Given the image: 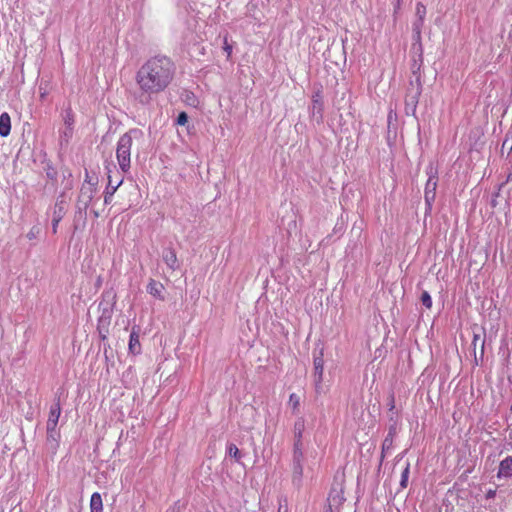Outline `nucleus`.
Returning <instances> with one entry per match:
<instances>
[{
	"mask_svg": "<svg viewBox=\"0 0 512 512\" xmlns=\"http://www.w3.org/2000/svg\"><path fill=\"white\" fill-rule=\"evenodd\" d=\"M478 345L480 346V355H481V358H482L483 355H484L485 340L482 339L479 334L475 333L474 337H473V341H472V346H473L475 354H476V348H477ZM475 361L477 362V356L476 355H475Z\"/></svg>",
	"mask_w": 512,
	"mask_h": 512,
	"instance_id": "obj_21",
	"label": "nucleus"
},
{
	"mask_svg": "<svg viewBox=\"0 0 512 512\" xmlns=\"http://www.w3.org/2000/svg\"><path fill=\"white\" fill-rule=\"evenodd\" d=\"M424 20L423 19H416L413 23V33L415 34L417 39H420L421 37V30L423 27Z\"/></svg>",
	"mask_w": 512,
	"mask_h": 512,
	"instance_id": "obj_25",
	"label": "nucleus"
},
{
	"mask_svg": "<svg viewBox=\"0 0 512 512\" xmlns=\"http://www.w3.org/2000/svg\"><path fill=\"white\" fill-rule=\"evenodd\" d=\"M72 131H73L72 127L66 126V129H65V131L63 132V133H64V136H65L66 138H70V137L72 136Z\"/></svg>",
	"mask_w": 512,
	"mask_h": 512,
	"instance_id": "obj_32",
	"label": "nucleus"
},
{
	"mask_svg": "<svg viewBox=\"0 0 512 512\" xmlns=\"http://www.w3.org/2000/svg\"><path fill=\"white\" fill-rule=\"evenodd\" d=\"M415 15H416V18H417V19H420V20H421V19H423V20H424V18H425V16H426V7H425L422 3H420V2H418V3L416 4V11H415Z\"/></svg>",
	"mask_w": 512,
	"mask_h": 512,
	"instance_id": "obj_26",
	"label": "nucleus"
},
{
	"mask_svg": "<svg viewBox=\"0 0 512 512\" xmlns=\"http://www.w3.org/2000/svg\"><path fill=\"white\" fill-rule=\"evenodd\" d=\"M67 204L63 197L57 199L54 209H53V217L62 220L66 213Z\"/></svg>",
	"mask_w": 512,
	"mask_h": 512,
	"instance_id": "obj_17",
	"label": "nucleus"
},
{
	"mask_svg": "<svg viewBox=\"0 0 512 512\" xmlns=\"http://www.w3.org/2000/svg\"><path fill=\"white\" fill-rule=\"evenodd\" d=\"M139 133L140 132L138 130H131L123 134L117 143L116 157L119 167L124 173L128 172L130 169L133 138Z\"/></svg>",
	"mask_w": 512,
	"mask_h": 512,
	"instance_id": "obj_2",
	"label": "nucleus"
},
{
	"mask_svg": "<svg viewBox=\"0 0 512 512\" xmlns=\"http://www.w3.org/2000/svg\"><path fill=\"white\" fill-rule=\"evenodd\" d=\"M422 85L419 78L416 79V84L410 83L405 96V112L407 115H414L416 112L417 104L421 94Z\"/></svg>",
	"mask_w": 512,
	"mask_h": 512,
	"instance_id": "obj_4",
	"label": "nucleus"
},
{
	"mask_svg": "<svg viewBox=\"0 0 512 512\" xmlns=\"http://www.w3.org/2000/svg\"><path fill=\"white\" fill-rule=\"evenodd\" d=\"M96 192V187L94 184H92L90 181L85 180V182L82 184L79 196L77 199L76 207L78 211L86 212L87 208L89 207L94 194Z\"/></svg>",
	"mask_w": 512,
	"mask_h": 512,
	"instance_id": "obj_6",
	"label": "nucleus"
},
{
	"mask_svg": "<svg viewBox=\"0 0 512 512\" xmlns=\"http://www.w3.org/2000/svg\"><path fill=\"white\" fill-rule=\"evenodd\" d=\"M421 302L426 308H431L432 299L430 294L427 291H423L421 294Z\"/></svg>",
	"mask_w": 512,
	"mask_h": 512,
	"instance_id": "obj_27",
	"label": "nucleus"
},
{
	"mask_svg": "<svg viewBox=\"0 0 512 512\" xmlns=\"http://www.w3.org/2000/svg\"><path fill=\"white\" fill-rule=\"evenodd\" d=\"M322 111H323V102L320 93H316L313 95V107H312V115L315 116L318 114L319 119H322Z\"/></svg>",
	"mask_w": 512,
	"mask_h": 512,
	"instance_id": "obj_18",
	"label": "nucleus"
},
{
	"mask_svg": "<svg viewBox=\"0 0 512 512\" xmlns=\"http://www.w3.org/2000/svg\"><path fill=\"white\" fill-rule=\"evenodd\" d=\"M163 261L165 264L173 271L179 268L178 259L176 256V252L172 248H167L163 251L162 254Z\"/></svg>",
	"mask_w": 512,
	"mask_h": 512,
	"instance_id": "obj_13",
	"label": "nucleus"
},
{
	"mask_svg": "<svg viewBox=\"0 0 512 512\" xmlns=\"http://www.w3.org/2000/svg\"><path fill=\"white\" fill-rule=\"evenodd\" d=\"M54 434H55V431H54V432H52V433H49V432L47 431V438H48V439H53V440H55Z\"/></svg>",
	"mask_w": 512,
	"mask_h": 512,
	"instance_id": "obj_36",
	"label": "nucleus"
},
{
	"mask_svg": "<svg viewBox=\"0 0 512 512\" xmlns=\"http://www.w3.org/2000/svg\"><path fill=\"white\" fill-rule=\"evenodd\" d=\"M305 430V420L303 417H299L293 427V434H294V449H302V436L303 432Z\"/></svg>",
	"mask_w": 512,
	"mask_h": 512,
	"instance_id": "obj_12",
	"label": "nucleus"
},
{
	"mask_svg": "<svg viewBox=\"0 0 512 512\" xmlns=\"http://www.w3.org/2000/svg\"><path fill=\"white\" fill-rule=\"evenodd\" d=\"M27 237L29 239H33L35 237V233H34L33 229L27 234Z\"/></svg>",
	"mask_w": 512,
	"mask_h": 512,
	"instance_id": "obj_35",
	"label": "nucleus"
},
{
	"mask_svg": "<svg viewBox=\"0 0 512 512\" xmlns=\"http://www.w3.org/2000/svg\"><path fill=\"white\" fill-rule=\"evenodd\" d=\"M225 51L228 53V55L231 54V46L227 44V40L225 39V47H224Z\"/></svg>",
	"mask_w": 512,
	"mask_h": 512,
	"instance_id": "obj_34",
	"label": "nucleus"
},
{
	"mask_svg": "<svg viewBox=\"0 0 512 512\" xmlns=\"http://www.w3.org/2000/svg\"><path fill=\"white\" fill-rule=\"evenodd\" d=\"M323 370H324V360L323 354L320 353V356L314 358V381H315V391L317 394L321 393L322 390V380H323Z\"/></svg>",
	"mask_w": 512,
	"mask_h": 512,
	"instance_id": "obj_10",
	"label": "nucleus"
},
{
	"mask_svg": "<svg viewBox=\"0 0 512 512\" xmlns=\"http://www.w3.org/2000/svg\"><path fill=\"white\" fill-rule=\"evenodd\" d=\"M104 298H109L108 300H103L99 303V308L101 310V315L98 318V326L97 329L99 334L103 339L106 338V333H108V327L111 322L112 314H113V306L115 304L116 295L111 292H106L104 294Z\"/></svg>",
	"mask_w": 512,
	"mask_h": 512,
	"instance_id": "obj_3",
	"label": "nucleus"
},
{
	"mask_svg": "<svg viewBox=\"0 0 512 512\" xmlns=\"http://www.w3.org/2000/svg\"><path fill=\"white\" fill-rule=\"evenodd\" d=\"M91 512H103V503L101 495L98 492L92 494L90 499Z\"/></svg>",
	"mask_w": 512,
	"mask_h": 512,
	"instance_id": "obj_19",
	"label": "nucleus"
},
{
	"mask_svg": "<svg viewBox=\"0 0 512 512\" xmlns=\"http://www.w3.org/2000/svg\"><path fill=\"white\" fill-rule=\"evenodd\" d=\"M409 472H410V465H409V463H407L401 473L400 486L402 488H406L408 485Z\"/></svg>",
	"mask_w": 512,
	"mask_h": 512,
	"instance_id": "obj_23",
	"label": "nucleus"
},
{
	"mask_svg": "<svg viewBox=\"0 0 512 512\" xmlns=\"http://www.w3.org/2000/svg\"><path fill=\"white\" fill-rule=\"evenodd\" d=\"M505 145H509V142H508V140H507V139H506V140H504L503 146H505Z\"/></svg>",
	"mask_w": 512,
	"mask_h": 512,
	"instance_id": "obj_40",
	"label": "nucleus"
},
{
	"mask_svg": "<svg viewBox=\"0 0 512 512\" xmlns=\"http://www.w3.org/2000/svg\"><path fill=\"white\" fill-rule=\"evenodd\" d=\"M187 121H188V116H187V114H186L185 112H181V113L178 115V117H177V123H178L179 125H184V124H186V123H187Z\"/></svg>",
	"mask_w": 512,
	"mask_h": 512,
	"instance_id": "obj_30",
	"label": "nucleus"
},
{
	"mask_svg": "<svg viewBox=\"0 0 512 512\" xmlns=\"http://www.w3.org/2000/svg\"><path fill=\"white\" fill-rule=\"evenodd\" d=\"M60 221V219L52 217V231L54 234L57 232V227Z\"/></svg>",
	"mask_w": 512,
	"mask_h": 512,
	"instance_id": "obj_31",
	"label": "nucleus"
},
{
	"mask_svg": "<svg viewBox=\"0 0 512 512\" xmlns=\"http://www.w3.org/2000/svg\"><path fill=\"white\" fill-rule=\"evenodd\" d=\"M495 494H496V491H495V490H489V491L487 492V494H486V497H487L488 499H490V498H493V497L495 496Z\"/></svg>",
	"mask_w": 512,
	"mask_h": 512,
	"instance_id": "obj_33",
	"label": "nucleus"
},
{
	"mask_svg": "<svg viewBox=\"0 0 512 512\" xmlns=\"http://www.w3.org/2000/svg\"><path fill=\"white\" fill-rule=\"evenodd\" d=\"M437 174V169L432 164H430L427 167L428 180L426 182L424 193L425 202L429 209L431 208L432 203L434 202L436 197V188L438 182Z\"/></svg>",
	"mask_w": 512,
	"mask_h": 512,
	"instance_id": "obj_5",
	"label": "nucleus"
},
{
	"mask_svg": "<svg viewBox=\"0 0 512 512\" xmlns=\"http://www.w3.org/2000/svg\"><path fill=\"white\" fill-rule=\"evenodd\" d=\"M123 180H119L115 185L113 184L112 178L108 175V185L106 187L105 195H104V203L109 204L112 200V197L118 187L122 184Z\"/></svg>",
	"mask_w": 512,
	"mask_h": 512,
	"instance_id": "obj_15",
	"label": "nucleus"
},
{
	"mask_svg": "<svg viewBox=\"0 0 512 512\" xmlns=\"http://www.w3.org/2000/svg\"><path fill=\"white\" fill-rule=\"evenodd\" d=\"M64 123H65L66 126H69V127H72V125L74 123L73 114H72L70 109L66 110V112H65Z\"/></svg>",
	"mask_w": 512,
	"mask_h": 512,
	"instance_id": "obj_28",
	"label": "nucleus"
},
{
	"mask_svg": "<svg viewBox=\"0 0 512 512\" xmlns=\"http://www.w3.org/2000/svg\"><path fill=\"white\" fill-rule=\"evenodd\" d=\"M166 512H176V511H175V508H170Z\"/></svg>",
	"mask_w": 512,
	"mask_h": 512,
	"instance_id": "obj_38",
	"label": "nucleus"
},
{
	"mask_svg": "<svg viewBox=\"0 0 512 512\" xmlns=\"http://www.w3.org/2000/svg\"><path fill=\"white\" fill-rule=\"evenodd\" d=\"M344 501V488L343 481L341 480L340 482H336L331 488L328 497L329 508L331 510L338 509Z\"/></svg>",
	"mask_w": 512,
	"mask_h": 512,
	"instance_id": "obj_7",
	"label": "nucleus"
},
{
	"mask_svg": "<svg viewBox=\"0 0 512 512\" xmlns=\"http://www.w3.org/2000/svg\"><path fill=\"white\" fill-rule=\"evenodd\" d=\"M227 455L231 458H234L236 462H239L242 458V453L241 451L238 449V447L233 444V443H229L227 445Z\"/></svg>",
	"mask_w": 512,
	"mask_h": 512,
	"instance_id": "obj_22",
	"label": "nucleus"
},
{
	"mask_svg": "<svg viewBox=\"0 0 512 512\" xmlns=\"http://www.w3.org/2000/svg\"><path fill=\"white\" fill-rule=\"evenodd\" d=\"M60 414H61V406H60V400L58 398L57 401L50 408L49 417L47 420V430L49 433H52L55 431L56 426L58 424Z\"/></svg>",
	"mask_w": 512,
	"mask_h": 512,
	"instance_id": "obj_11",
	"label": "nucleus"
},
{
	"mask_svg": "<svg viewBox=\"0 0 512 512\" xmlns=\"http://www.w3.org/2000/svg\"><path fill=\"white\" fill-rule=\"evenodd\" d=\"M129 350L133 354H137L140 351V342H139V336L138 333L133 329V331L130 334L129 339Z\"/></svg>",
	"mask_w": 512,
	"mask_h": 512,
	"instance_id": "obj_20",
	"label": "nucleus"
},
{
	"mask_svg": "<svg viewBox=\"0 0 512 512\" xmlns=\"http://www.w3.org/2000/svg\"><path fill=\"white\" fill-rule=\"evenodd\" d=\"M505 145H509V142H508V140H507V139H506V140H504L503 146H505Z\"/></svg>",
	"mask_w": 512,
	"mask_h": 512,
	"instance_id": "obj_39",
	"label": "nucleus"
},
{
	"mask_svg": "<svg viewBox=\"0 0 512 512\" xmlns=\"http://www.w3.org/2000/svg\"><path fill=\"white\" fill-rule=\"evenodd\" d=\"M11 131V118L7 112L0 115V136L7 137Z\"/></svg>",
	"mask_w": 512,
	"mask_h": 512,
	"instance_id": "obj_16",
	"label": "nucleus"
},
{
	"mask_svg": "<svg viewBox=\"0 0 512 512\" xmlns=\"http://www.w3.org/2000/svg\"><path fill=\"white\" fill-rule=\"evenodd\" d=\"M497 476L498 478L512 477V457H506L500 462Z\"/></svg>",
	"mask_w": 512,
	"mask_h": 512,
	"instance_id": "obj_14",
	"label": "nucleus"
},
{
	"mask_svg": "<svg viewBox=\"0 0 512 512\" xmlns=\"http://www.w3.org/2000/svg\"><path fill=\"white\" fill-rule=\"evenodd\" d=\"M146 291L148 294H150L152 297L159 301L166 300V289L165 286L160 281H156L155 279L150 278L146 286Z\"/></svg>",
	"mask_w": 512,
	"mask_h": 512,
	"instance_id": "obj_9",
	"label": "nucleus"
},
{
	"mask_svg": "<svg viewBox=\"0 0 512 512\" xmlns=\"http://www.w3.org/2000/svg\"><path fill=\"white\" fill-rule=\"evenodd\" d=\"M392 442H393V438H392V434L391 432L388 434V436L384 439L383 441V444H382V450L385 451V450H388L391 448L392 446Z\"/></svg>",
	"mask_w": 512,
	"mask_h": 512,
	"instance_id": "obj_29",
	"label": "nucleus"
},
{
	"mask_svg": "<svg viewBox=\"0 0 512 512\" xmlns=\"http://www.w3.org/2000/svg\"><path fill=\"white\" fill-rule=\"evenodd\" d=\"M289 404L292 406L293 413H296L300 406V398L295 393H292L289 397Z\"/></svg>",
	"mask_w": 512,
	"mask_h": 512,
	"instance_id": "obj_24",
	"label": "nucleus"
},
{
	"mask_svg": "<svg viewBox=\"0 0 512 512\" xmlns=\"http://www.w3.org/2000/svg\"><path fill=\"white\" fill-rule=\"evenodd\" d=\"M389 405H390L391 409L394 408V396L393 395L391 396V401L389 402Z\"/></svg>",
	"mask_w": 512,
	"mask_h": 512,
	"instance_id": "obj_37",
	"label": "nucleus"
},
{
	"mask_svg": "<svg viewBox=\"0 0 512 512\" xmlns=\"http://www.w3.org/2000/svg\"><path fill=\"white\" fill-rule=\"evenodd\" d=\"M175 63L165 55H156L145 61L136 73V83L139 86L137 100L147 105L152 96L163 92L174 79Z\"/></svg>",
	"mask_w": 512,
	"mask_h": 512,
	"instance_id": "obj_1",
	"label": "nucleus"
},
{
	"mask_svg": "<svg viewBox=\"0 0 512 512\" xmlns=\"http://www.w3.org/2000/svg\"><path fill=\"white\" fill-rule=\"evenodd\" d=\"M303 459H304V455H303V450L302 449H298L297 450H293V474H292V479H293V483L296 484L297 486H300L301 484V481H302V476H303Z\"/></svg>",
	"mask_w": 512,
	"mask_h": 512,
	"instance_id": "obj_8",
	"label": "nucleus"
}]
</instances>
